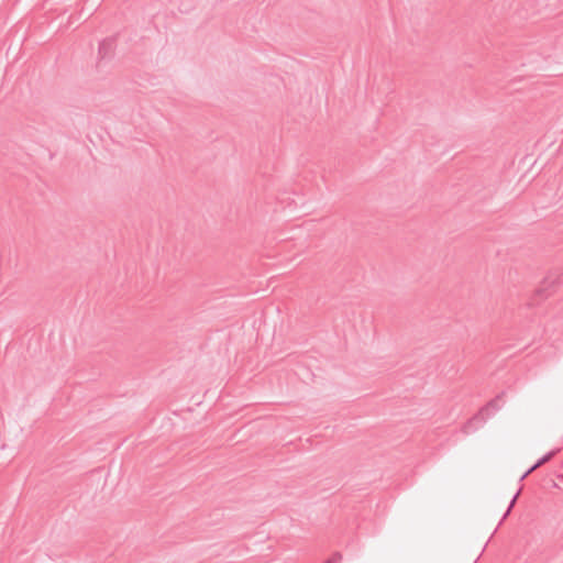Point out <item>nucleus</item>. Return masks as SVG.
I'll return each mask as SVG.
<instances>
[{"label": "nucleus", "mask_w": 563, "mask_h": 563, "mask_svg": "<svg viewBox=\"0 0 563 563\" xmlns=\"http://www.w3.org/2000/svg\"><path fill=\"white\" fill-rule=\"evenodd\" d=\"M556 282L552 276L545 277L541 287L537 289L536 297L541 299L548 297L551 294L550 288H553Z\"/></svg>", "instance_id": "nucleus-2"}, {"label": "nucleus", "mask_w": 563, "mask_h": 563, "mask_svg": "<svg viewBox=\"0 0 563 563\" xmlns=\"http://www.w3.org/2000/svg\"><path fill=\"white\" fill-rule=\"evenodd\" d=\"M342 560V555L340 552H335L330 559H328L324 563H340Z\"/></svg>", "instance_id": "nucleus-6"}, {"label": "nucleus", "mask_w": 563, "mask_h": 563, "mask_svg": "<svg viewBox=\"0 0 563 563\" xmlns=\"http://www.w3.org/2000/svg\"><path fill=\"white\" fill-rule=\"evenodd\" d=\"M114 48L113 38H104L99 43L98 54L101 59L109 57Z\"/></svg>", "instance_id": "nucleus-3"}, {"label": "nucleus", "mask_w": 563, "mask_h": 563, "mask_svg": "<svg viewBox=\"0 0 563 563\" xmlns=\"http://www.w3.org/2000/svg\"><path fill=\"white\" fill-rule=\"evenodd\" d=\"M520 492H521V488H519V489L517 490V493L514 495V497L511 498V500H510V503H509V506H508L507 510L505 511V514H504V516H503V518H501V520H500L499 525H500V523H501V522H503V521L508 517V515L510 514V511H511L512 507H514V506H515V504H516V500H517V498H518V496H519Z\"/></svg>", "instance_id": "nucleus-5"}, {"label": "nucleus", "mask_w": 563, "mask_h": 563, "mask_svg": "<svg viewBox=\"0 0 563 563\" xmlns=\"http://www.w3.org/2000/svg\"><path fill=\"white\" fill-rule=\"evenodd\" d=\"M555 454V451H550L543 456H541L531 467H529L519 478L520 482H522L529 474L534 472L537 468L549 462Z\"/></svg>", "instance_id": "nucleus-4"}, {"label": "nucleus", "mask_w": 563, "mask_h": 563, "mask_svg": "<svg viewBox=\"0 0 563 563\" xmlns=\"http://www.w3.org/2000/svg\"><path fill=\"white\" fill-rule=\"evenodd\" d=\"M500 396L488 401L474 417H472L463 427V432L470 434L481 428L488 418L500 409Z\"/></svg>", "instance_id": "nucleus-1"}]
</instances>
